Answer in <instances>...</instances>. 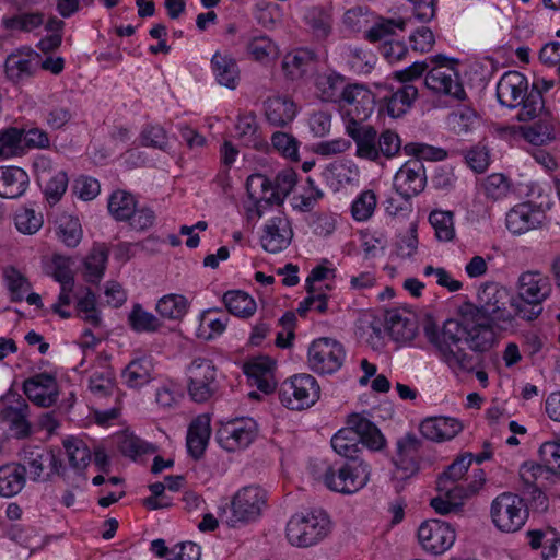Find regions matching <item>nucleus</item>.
Wrapping results in <instances>:
<instances>
[{
  "label": "nucleus",
  "instance_id": "7",
  "mask_svg": "<svg viewBox=\"0 0 560 560\" xmlns=\"http://www.w3.org/2000/svg\"><path fill=\"white\" fill-rule=\"evenodd\" d=\"M371 467L364 458L336 462L325 472V485L334 491L354 493L370 480Z\"/></svg>",
  "mask_w": 560,
  "mask_h": 560
},
{
  "label": "nucleus",
  "instance_id": "48",
  "mask_svg": "<svg viewBox=\"0 0 560 560\" xmlns=\"http://www.w3.org/2000/svg\"><path fill=\"white\" fill-rule=\"evenodd\" d=\"M89 389L98 398L112 396L116 389L114 372L109 369L95 371L89 378Z\"/></svg>",
  "mask_w": 560,
  "mask_h": 560
},
{
  "label": "nucleus",
  "instance_id": "60",
  "mask_svg": "<svg viewBox=\"0 0 560 560\" xmlns=\"http://www.w3.org/2000/svg\"><path fill=\"white\" fill-rule=\"evenodd\" d=\"M5 279L11 293V300L13 302H21L30 291L31 283L15 268H10L5 271Z\"/></svg>",
  "mask_w": 560,
  "mask_h": 560
},
{
  "label": "nucleus",
  "instance_id": "10",
  "mask_svg": "<svg viewBox=\"0 0 560 560\" xmlns=\"http://www.w3.org/2000/svg\"><path fill=\"white\" fill-rule=\"evenodd\" d=\"M278 396L288 409L303 410L319 399L320 387L313 375L296 374L281 383Z\"/></svg>",
  "mask_w": 560,
  "mask_h": 560
},
{
  "label": "nucleus",
  "instance_id": "26",
  "mask_svg": "<svg viewBox=\"0 0 560 560\" xmlns=\"http://www.w3.org/2000/svg\"><path fill=\"white\" fill-rule=\"evenodd\" d=\"M39 55L36 52L18 50L7 57L4 68L9 80L19 83L31 78L38 68Z\"/></svg>",
  "mask_w": 560,
  "mask_h": 560
},
{
  "label": "nucleus",
  "instance_id": "33",
  "mask_svg": "<svg viewBox=\"0 0 560 560\" xmlns=\"http://www.w3.org/2000/svg\"><path fill=\"white\" fill-rule=\"evenodd\" d=\"M210 433V419L208 416H199L190 423L187 433V448L194 458L198 459L202 456Z\"/></svg>",
  "mask_w": 560,
  "mask_h": 560
},
{
  "label": "nucleus",
  "instance_id": "49",
  "mask_svg": "<svg viewBox=\"0 0 560 560\" xmlns=\"http://www.w3.org/2000/svg\"><path fill=\"white\" fill-rule=\"evenodd\" d=\"M23 132L15 127L0 130V158L9 159L22 152Z\"/></svg>",
  "mask_w": 560,
  "mask_h": 560
},
{
  "label": "nucleus",
  "instance_id": "9",
  "mask_svg": "<svg viewBox=\"0 0 560 560\" xmlns=\"http://www.w3.org/2000/svg\"><path fill=\"white\" fill-rule=\"evenodd\" d=\"M186 374L188 394L195 402L208 401L220 389L218 370L210 359H194Z\"/></svg>",
  "mask_w": 560,
  "mask_h": 560
},
{
  "label": "nucleus",
  "instance_id": "43",
  "mask_svg": "<svg viewBox=\"0 0 560 560\" xmlns=\"http://www.w3.org/2000/svg\"><path fill=\"white\" fill-rule=\"evenodd\" d=\"M314 52L307 49H298L284 56L282 68L291 79L300 78L306 72L307 67L314 60Z\"/></svg>",
  "mask_w": 560,
  "mask_h": 560
},
{
  "label": "nucleus",
  "instance_id": "21",
  "mask_svg": "<svg viewBox=\"0 0 560 560\" xmlns=\"http://www.w3.org/2000/svg\"><path fill=\"white\" fill-rule=\"evenodd\" d=\"M293 235L291 222L283 213H279L265 224L260 244L266 252L277 254L291 244Z\"/></svg>",
  "mask_w": 560,
  "mask_h": 560
},
{
  "label": "nucleus",
  "instance_id": "51",
  "mask_svg": "<svg viewBox=\"0 0 560 560\" xmlns=\"http://www.w3.org/2000/svg\"><path fill=\"white\" fill-rule=\"evenodd\" d=\"M118 450L125 456L136 459L142 454L154 453L155 447L133 434H124L119 438Z\"/></svg>",
  "mask_w": 560,
  "mask_h": 560
},
{
  "label": "nucleus",
  "instance_id": "14",
  "mask_svg": "<svg viewBox=\"0 0 560 560\" xmlns=\"http://www.w3.org/2000/svg\"><path fill=\"white\" fill-rule=\"evenodd\" d=\"M257 433L256 421L249 417H242L222 423L217 431V440L228 452H235L249 446L256 439Z\"/></svg>",
  "mask_w": 560,
  "mask_h": 560
},
{
  "label": "nucleus",
  "instance_id": "20",
  "mask_svg": "<svg viewBox=\"0 0 560 560\" xmlns=\"http://www.w3.org/2000/svg\"><path fill=\"white\" fill-rule=\"evenodd\" d=\"M545 218L540 207L532 202H522L509 210L505 225L512 234L522 235L540 228Z\"/></svg>",
  "mask_w": 560,
  "mask_h": 560
},
{
  "label": "nucleus",
  "instance_id": "47",
  "mask_svg": "<svg viewBox=\"0 0 560 560\" xmlns=\"http://www.w3.org/2000/svg\"><path fill=\"white\" fill-rule=\"evenodd\" d=\"M429 221L439 241L450 242L454 238V215L451 211L434 210L430 213Z\"/></svg>",
  "mask_w": 560,
  "mask_h": 560
},
{
  "label": "nucleus",
  "instance_id": "19",
  "mask_svg": "<svg viewBox=\"0 0 560 560\" xmlns=\"http://www.w3.org/2000/svg\"><path fill=\"white\" fill-rule=\"evenodd\" d=\"M425 182L423 163L418 159L409 160L397 171L394 188L405 200H409L424 189Z\"/></svg>",
  "mask_w": 560,
  "mask_h": 560
},
{
  "label": "nucleus",
  "instance_id": "36",
  "mask_svg": "<svg viewBox=\"0 0 560 560\" xmlns=\"http://www.w3.org/2000/svg\"><path fill=\"white\" fill-rule=\"evenodd\" d=\"M26 485L24 468L12 462L0 467V497L11 498L22 491Z\"/></svg>",
  "mask_w": 560,
  "mask_h": 560
},
{
  "label": "nucleus",
  "instance_id": "55",
  "mask_svg": "<svg viewBox=\"0 0 560 560\" xmlns=\"http://www.w3.org/2000/svg\"><path fill=\"white\" fill-rule=\"evenodd\" d=\"M483 190L488 198L492 200H500L510 194L511 183L503 174L494 173L485 179Z\"/></svg>",
  "mask_w": 560,
  "mask_h": 560
},
{
  "label": "nucleus",
  "instance_id": "23",
  "mask_svg": "<svg viewBox=\"0 0 560 560\" xmlns=\"http://www.w3.org/2000/svg\"><path fill=\"white\" fill-rule=\"evenodd\" d=\"M422 442L413 433L398 439L397 452L393 462L398 470L404 471L402 478H408L419 469V457Z\"/></svg>",
  "mask_w": 560,
  "mask_h": 560
},
{
  "label": "nucleus",
  "instance_id": "59",
  "mask_svg": "<svg viewBox=\"0 0 560 560\" xmlns=\"http://www.w3.org/2000/svg\"><path fill=\"white\" fill-rule=\"evenodd\" d=\"M271 143L284 158L299 161V142L292 135L277 131L271 137Z\"/></svg>",
  "mask_w": 560,
  "mask_h": 560
},
{
  "label": "nucleus",
  "instance_id": "38",
  "mask_svg": "<svg viewBox=\"0 0 560 560\" xmlns=\"http://www.w3.org/2000/svg\"><path fill=\"white\" fill-rule=\"evenodd\" d=\"M407 21L405 19L378 18L375 23L365 32V39L370 43L383 44L392 40L390 37L396 35V31H405Z\"/></svg>",
  "mask_w": 560,
  "mask_h": 560
},
{
  "label": "nucleus",
  "instance_id": "54",
  "mask_svg": "<svg viewBox=\"0 0 560 560\" xmlns=\"http://www.w3.org/2000/svg\"><path fill=\"white\" fill-rule=\"evenodd\" d=\"M237 137L248 147H256L258 143V126L254 113L238 116L236 124Z\"/></svg>",
  "mask_w": 560,
  "mask_h": 560
},
{
  "label": "nucleus",
  "instance_id": "50",
  "mask_svg": "<svg viewBox=\"0 0 560 560\" xmlns=\"http://www.w3.org/2000/svg\"><path fill=\"white\" fill-rule=\"evenodd\" d=\"M376 62V57L369 50L359 47L349 48L347 52V63L349 68L358 74H368L372 71Z\"/></svg>",
  "mask_w": 560,
  "mask_h": 560
},
{
  "label": "nucleus",
  "instance_id": "39",
  "mask_svg": "<svg viewBox=\"0 0 560 560\" xmlns=\"http://www.w3.org/2000/svg\"><path fill=\"white\" fill-rule=\"evenodd\" d=\"M222 300L226 310L237 317H250L257 308L255 300L248 293L241 290L225 292Z\"/></svg>",
  "mask_w": 560,
  "mask_h": 560
},
{
  "label": "nucleus",
  "instance_id": "40",
  "mask_svg": "<svg viewBox=\"0 0 560 560\" xmlns=\"http://www.w3.org/2000/svg\"><path fill=\"white\" fill-rule=\"evenodd\" d=\"M109 250L105 244H95L85 258V277L89 282L97 283L104 276Z\"/></svg>",
  "mask_w": 560,
  "mask_h": 560
},
{
  "label": "nucleus",
  "instance_id": "46",
  "mask_svg": "<svg viewBox=\"0 0 560 560\" xmlns=\"http://www.w3.org/2000/svg\"><path fill=\"white\" fill-rule=\"evenodd\" d=\"M156 312L166 319H179L187 312V300L180 294H167L156 303Z\"/></svg>",
  "mask_w": 560,
  "mask_h": 560
},
{
  "label": "nucleus",
  "instance_id": "18",
  "mask_svg": "<svg viewBox=\"0 0 560 560\" xmlns=\"http://www.w3.org/2000/svg\"><path fill=\"white\" fill-rule=\"evenodd\" d=\"M23 392L35 405L48 408L55 405L59 397L57 378L50 373H37L23 382Z\"/></svg>",
  "mask_w": 560,
  "mask_h": 560
},
{
  "label": "nucleus",
  "instance_id": "53",
  "mask_svg": "<svg viewBox=\"0 0 560 560\" xmlns=\"http://www.w3.org/2000/svg\"><path fill=\"white\" fill-rule=\"evenodd\" d=\"M377 203L376 195L373 190L362 191L351 206L352 217L357 221H365L371 218Z\"/></svg>",
  "mask_w": 560,
  "mask_h": 560
},
{
  "label": "nucleus",
  "instance_id": "62",
  "mask_svg": "<svg viewBox=\"0 0 560 560\" xmlns=\"http://www.w3.org/2000/svg\"><path fill=\"white\" fill-rule=\"evenodd\" d=\"M471 454L455 459L447 469L439 477L438 482L454 483L459 481L471 465Z\"/></svg>",
  "mask_w": 560,
  "mask_h": 560
},
{
  "label": "nucleus",
  "instance_id": "64",
  "mask_svg": "<svg viewBox=\"0 0 560 560\" xmlns=\"http://www.w3.org/2000/svg\"><path fill=\"white\" fill-rule=\"evenodd\" d=\"M539 455L544 465L552 472L560 476V444L545 442L539 448Z\"/></svg>",
  "mask_w": 560,
  "mask_h": 560
},
{
  "label": "nucleus",
  "instance_id": "5",
  "mask_svg": "<svg viewBox=\"0 0 560 560\" xmlns=\"http://www.w3.org/2000/svg\"><path fill=\"white\" fill-rule=\"evenodd\" d=\"M296 185V173L291 170L279 172L273 182L261 174H253L247 178L246 188L254 201V210L261 218L271 205H281Z\"/></svg>",
  "mask_w": 560,
  "mask_h": 560
},
{
  "label": "nucleus",
  "instance_id": "6",
  "mask_svg": "<svg viewBox=\"0 0 560 560\" xmlns=\"http://www.w3.org/2000/svg\"><path fill=\"white\" fill-rule=\"evenodd\" d=\"M331 524L326 512L312 511L294 514L287 524V538L292 546L307 548L324 540Z\"/></svg>",
  "mask_w": 560,
  "mask_h": 560
},
{
  "label": "nucleus",
  "instance_id": "37",
  "mask_svg": "<svg viewBox=\"0 0 560 560\" xmlns=\"http://www.w3.org/2000/svg\"><path fill=\"white\" fill-rule=\"evenodd\" d=\"M211 66L219 84L232 90L236 88L240 71L231 56L215 52L211 59Z\"/></svg>",
  "mask_w": 560,
  "mask_h": 560
},
{
  "label": "nucleus",
  "instance_id": "4",
  "mask_svg": "<svg viewBox=\"0 0 560 560\" xmlns=\"http://www.w3.org/2000/svg\"><path fill=\"white\" fill-rule=\"evenodd\" d=\"M552 282L548 275L539 270L523 271L516 281V296H513L512 308L517 317L533 322L544 311V302L552 293Z\"/></svg>",
  "mask_w": 560,
  "mask_h": 560
},
{
  "label": "nucleus",
  "instance_id": "58",
  "mask_svg": "<svg viewBox=\"0 0 560 560\" xmlns=\"http://www.w3.org/2000/svg\"><path fill=\"white\" fill-rule=\"evenodd\" d=\"M307 25L317 37H326L330 32V15L322 8L315 7L305 15Z\"/></svg>",
  "mask_w": 560,
  "mask_h": 560
},
{
  "label": "nucleus",
  "instance_id": "27",
  "mask_svg": "<svg viewBox=\"0 0 560 560\" xmlns=\"http://www.w3.org/2000/svg\"><path fill=\"white\" fill-rule=\"evenodd\" d=\"M273 362L266 357L256 358L244 365V373L252 386L264 394H270L276 388Z\"/></svg>",
  "mask_w": 560,
  "mask_h": 560
},
{
  "label": "nucleus",
  "instance_id": "63",
  "mask_svg": "<svg viewBox=\"0 0 560 560\" xmlns=\"http://www.w3.org/2000/svg\"><path fill=\"white\" fill-rule=\"evenodd\" d=\"M16 229L24 234H34L43 225V217L33 209H23L15 215Z\"/></svg>",
  "mask_w": 560,
  "mask_h": 560
},
{
  "label": "nucleus",
  "instance_id": "32",
  "mask_svg": "<svg viewBox=\"0 0 560 560\" xmlns=\"http://www.w3.org/2000/svg\"><path fill=\"white\" fill-rule=\"evenodd\" d=\"M386 328L389 336L398 342L411 341L418 331L416 318L398 311H390L386 315Z\"/></svg>",
  "mask_w": 560,
  "mask_h": 560
},
{
  "label": "nucleus",
  "instance_id": "3",
  "mask_svg": "<svg viewBox=\"0 0 560 560\" xmlns=\"http://www.w3.org/2000/svg\"><path fill=\"white\" fill-rule=\"evenodd\" d=\"M359 442L372 451H380L385 446L386 440L380 429L364 415L352 413L347 419V428L339 430L331 438V446L346 460L363 458Z\"/></svg>",
  "mask_w": 560,
  "mask_h": 560
},
{
  "label": "nucleus",
  "instance_id": "22",
  "mask_svg": "<svg viewBox=\"0 0 560 560\" xmlns=\"http://www.w3.org/2000/svg\"><path fill=\"white\" fill-rule=\"evenodd\" d=\"M20 467L24 468V476L28 472L30 479L35 482L50 480V472L45 474L47 460L51 458V451L38 445H25L19 453Z\"/></svg>",
  "mask_w": 560,
  "mask_h": 560
},
{
  "label": "nucleus",
  "instance_id": "15",
  "mask_svg": "<svg viewBox=\"0 0 560 560\" xmlns=\"http://www.w3.org/2000/svg\"><path fill=\"white\" fill-rule=\"evenodd\" d=\"M267 491L260 486L241 488L232 499V521L247 523L256 521L267 506Z\"/></svg>",
  "mask_w": 560,
  "mask_h": 560
},
{
  "label": "nucleus",
  "instance_id": "24",
  "mask_svg": "<svg viewBox=\"0 0 560 560\" xmlns=\"http://www.w3.org/2000/svg\"><path fill=\"white\" fill-rule=\"evenodd\" d=\"M347 133L351 137L357 145V156L371 162L378 161L377 153V131L370 125L349 120L346 127Z\"/></svg>",
  "mask_w": 560,
  "mask_h": 560
},
{
  "label": "nucleus",
  "instance_id": "30",
  "mask_svg": "<svg viewBox=\"0 0 560 560\" xmlns=\"http://www.w3.org/2000/svg\"><path fill=\"white\" fill-rule=\"evenodd\" d=\"M552 476V472L544 464L525 462L520 467V479L524 488L534 497L536 493L541 494L542 489L551 482Z\"/></svg>",
  "mask_w": 560,
  "mask_h": 560
},
{
  "label": "nucleus",
  "instance_id": "12",
  "mask_svg": "<svg viewBox=\"0 0 560 560\" xmlns=\"http://www.w3.org/2000/svg\"><path fill=\"white\" fill-rule=\"evenodd\" d=\"M346 355V349L341 342L323 337L314 340L308 347L307 362L313 372L331 375L341 369Z\"/></svg>",
  "mask_w": 560,
  "mask_h": 560
},
{
  "label": "nucleus",
  "instance_id": "17",
  "mask_svg": "<svg viewBox=\"0 0 560 560\" xmlns=\"http://www.w3.org/2000/svg\"><path fill=\"white\" fill-rule=\"evenodd\" d=\"M339 107L358 122L366 120L374 110L375 98L370 89L360 83L347 84Z\"/></svg>",
  "mask_w": 560,
  "mask_h": 560
},
{
  "label": "nucleus",
  "instance_id": "44",
  "mask_svg": "<svg viewBox=\"0 0 560 560\" xmlns=\"http://www.w3.org/2000/svg\"><path fill=\"white\" fill-rule=\"evenodd\" d=\"M44 23V14L40 12H27L4 16L2 26L11 32H32Z\"/></svg>",
  "mask_w": 560,
  "mask_h": 560
},
{
  "label": "nucleus",
  "instance_id": "56",
  "mask_svg": "<svg viewBox=\"0 0 560 560\" xmlns=\"http://www.w3.org/2000/svg\"><path fill=\"white\" fill-rule=\"evenodd\" d=\"M69 178L65 171L56 172L47 182L44 195L50 206L60 201L68 188Z\"/></svg>",
  "mask_w": 560,
  "mask_h": 560
},
{
  "label": "nucleus",
  "instance_id": "13",
  "mask_svg": "<svg viewBox=\"0 0 560 560\" xmlns=\"http://www.w3.org/2000/svg\"><path fill=\"white\" fill-rule=\"evenodd\" d=\"M2 408L0 410V421L9 427L13 436L25 439L32 433L30 421V406L26 400L18 393L9 390L1 398Z\"/></svg>",
  "mask_w": 560,
  "mask_h": 560
},
{
  "label": "nucleus",
  "instance_id": "11",
  "mask_svg": "<svg viewBox=\"0 0 560 560\" xmlns=\"http://www.w3.org/2000/svg\"><path fill=\"white\" fill-rule=\"evenodd\" d=\"M528 517L523 498L511 492L498 495L491 504V518L498 529L505 533L520 530Z\"/></svg>",
  "mask_w": 560,
  "mask_h": 560
},
{
  "label": "nucleus",
  "instance_id": "61",
  "mask_svg": "<svg viewBox=\"0 0 560 560\" xmlns=\"http://www.w3.org/2000/svg\"><path fill=\"white\" fill-rule=\"evenodd\" d=\"M401 149V140L398 133L390 129L381 132L377 138V153L378 159L384 156L392 159L399 153Z\"/></svg>",
  "mask_w": 560,
  "mask_h": 560
},
{
  "label": "nucleus",
  "instance_id": "1",
  "mask_svg": "<svg viewBox=\"0 0 560 560\" xmlns=\"http://www.w3.org/2000/svg\"><path fill=\"white\" fill-rule=\"evenodd\" d=\"M512 300L504 285L483 282L477 289L476 303L463 302L457 310L458 318L445 320L442 328L427 324L424 335L439 359L454 373L474 372L480 361L466 352L462 342L475 352L490 350L497 341L495 328L505 329L517 317L508 307H512Z\"/></svg>",
  "mask_w": 560,
  "mask_h": 560
},
{
  "label": "nucleus",
  "instance_id": "28",
  "mask_svg": "<svg viewBox=\"0 0 560 560\" xmlns=\"http://www.w3.org/2000/svg\"><path fill=\"white\" fill-rule=\"evenodd\" d=\"M154 365L151 358L142 357L130 361L121 372L122 383L132 389L149 384L154 378Z\"/></svg>",
  "mask_w": 560,
  "mask_h": 560
},
{
  "label": "nucleus",
  "instance_id": "41",
  "mask_svg": "<svg viewBox=\"0 0 560 560\" xmlns=\"http://www.w3.org/2000/svg\"><path fill=\"white\" fill-rule=\"evenodd\" d=\"M136 206L135 197L125 190L114 191L108 199V211L117 221L129 220Z\"/></svg>",
  "mask_w": 560,
  "mask_h": 560
},
{
  "label": "nucleus",
  "instance_id": "16",
  "mask_svg": "<svg viewBox=\"0 0 560 560\" xmlns=\"http://www.w3.org/2000/svg\"><path fill=\"white\" fill-rule=\"evenodd\" d=\"M418 539L428 552L442 555L454 545L456 534L451 524L440 520H429L420 525Z\"/></svg>",
  "mask_w": 560,
  "mask_h": 560
},
{
  "label": "nucleus",
  "instance_id": "34",
  "mask_svg": "<svg viewBox=\"0 0 560 560\" xmlns=\"http://www.w3.org/2000/svg\"><path fill=\"white\" fill-rule=\"evenodd\" d=\"M418 97V89L411 83H405L389 95L384 96L387 113L393 118L405 115Z\"/></svg>",
  "mask_w": 560,
  "mask_h": 560
},
{
  "label": "nucleus",
  "instance_id": "42",
  "mask_svg": "<svg viewBox=\"0 0 560 560\" xmlns=\"http://www.w3.org/2000/svg\"><path fill=\"white\" fill-rule=\"evenodd\" d=\"M128 324L136 332H155L162 327L160 319L138 303L128 315Z\"/></svg>",
  "mask_w": 560,
  "mask_h": 560
},
{
  "label": "nucleus",
  "instance_id": "45",
  "mask_svg": "<svg viewBox=\"0 0 560 560\" xmlns=\"http://www.w3.org/2000/svg\"><path fill=\"white\" fill-rule=\"evenodd\" d=\"M69 464L75 470H84L91 460V451L80 439L70 438L63 441Z\"/></svg>",
  "mask_w": 560,
  "mask_h": 560
},
{
  "label": "nucleus",
  "instance_id": "31",
  "mask_svg": "<svg viewBox=\"0 0 560 560\" xmlns=\"http://www.w3.org/2000/svg\"><path fill=\"white\" fill-rule=\"evenodd\" d=\"M267 121L275 127H284L293 121L296 108L292 100L285 96H273L265 102Z\"/></svg>",
  "mask_w": 560,
  "mask_h": 560
},
{
  "label": "nucleus",
  "instance_id": "29",
  "mask_svg": "<svg viewBox=\"0 0 560 560\" xmlns=\"http://www.w3.org/2000/svg\"><path fill=\"white\" fill-rule=\"evenodd\" d=\"M28 183V175L21 167H0V197L19 198L27 189Z\"/></svg>",
  "mask_w": 560,
  "mask_h": 560
},
{
  "label": "nucleus",
  "instance_id": "57",
  "mask_svg": "<svg viewBox=\"0 0 560 560\" xmlns=\"http://www.w3.org/2000/svg\"><path fill=\"white\" fill-rule=\"evenodd\" d=\"M523 136L528 142L535 145H542L555 139L553 128L550 124L542 120L523 128Z\"/></svg>",
  "mask_w": 560,
  "mask_h": 560
},
{
  "label": "nucleus",
  "instance_id": "35",
  "mask_svg": "<svg viewBox=\"0 0 560 560\" xmlns=\"http://www.w3.org/2000/svg\"><path fill=\"white\" fill-rule=\"evenodd\" d=\"M347 84L345 77L331 72L317 75L315 81V92L323 102L339 104Z\"/></svg>",
  "mask_w": 560,
  "mask_h": 560
},
{
  "label": "nucleus",
  "instance_id": "8",
  "mask_svg": "<svg viewBox=\"0 0 560 560\" xmlns=\"http://www.w3.org/2000/svg\"><path fill=\"white\" fill-rule=\"evenodd\" d=\"M448 61L450 59L443 55L430 57L431 66L425 74L424 84L434 94L463 101L466 92L455 68L447 66Z\"/></svg>",
  "mask_w": 560,
  "mask_h": 560
},
{
  "label": "nucleus",
  "instance_id": "25",
  "mask_svg": "<svg viewBox=\"0 0 560 560\" xmlns=\"http://www.w3.org/2000/svg\"><path fill=\"white\" fill-rule=\"evenodd\" d=\"M463 430L462 422L451 417H430L420 424L421 434L433 442H444L454 439Z\"/></svg>",
  "mask_w": 560,
  "mask_h": 560
},
{
  "label": "nucleus",
  "instance_id": "52",
  "mask_svg": "<svg viewBox=\"0 0 560 560\" xmlns=\"http://www.w3.org/2000/svg\"><path fill=\"white\" fill-rule=\"evenodd\" d=\"M77 310L85 323L93 327L101 325L102 318L96 308V295L91 289H86L85 294L78 300Z\"/></svg>",
  "mask_w": 560,
  "mask_h": 560
},
{
  "label": "nucleus",
  "instance_id": "2",
  "mask_svg": "<svg viewBox=\"0 0 560 560\" xmlns=\"http://www.w3.org/2000/svg\"><path fill=\"white\" fill-rule=\"evenodd\" d=\"M497 98L502 106L520 107L518 121H532L544 113L545 101L538 84L528 90V80L518 71L505 72L497 84Z\"/></svg>",
  "mask_w": 560,
  "mask_h": 560
}]
</instances>
